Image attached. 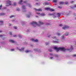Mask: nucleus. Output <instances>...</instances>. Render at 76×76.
Segmentation results:
<instances>
[{"mask_svg": "<svg viewBox=\"0 0 76 76\" xmlns=\"http://www.w3.org/2000/svg\"><path fill=\"white\" fill-rule=\"evenodd\" d=\"M53 48L55 50H56V52H58V51L60 50H61V51H66V50L65 49V48L63 47H59L58 48H57L55 46Z\"/></svg>", "mask_w": 76, "mask_h": 76, "instance_id": "1", "label": "nucleus"}, {"mask_svg": "<svg viewBox=\"0 0 76 76\" xmlns=\"http://www.w3.org/2000/svg\"><path fill=\"white\" fill-rule=\"evenodd\" d=\"M31 25H32V26H33L34 28L36 27L37 25H38L37 24V23L33 21V22H32L31 23Z\"/></svg>", "mask_w": 76, "mask_h": 76, "instance_id": "2", "label": "nucleus"}, {"mask_svg": "<svg viewBox=\"0 0 76 76\" xmlns=\"http://www.w3.org/2000/svg\"><path fill=\"white\" fill-rule=\"evenodd\" d=\"M7 4L6 5V6H10L12 4H11V1L10 0H7Z\"/></svg>", "mask_w": 76, "mask_h": 76, "instance_id": "3", "label": "nucleus"}, {"mask_svg": "<svg viewBox=\"0 0 76 76\" xmlns=\"http://www.w3.org/2000/svg\"><path fill=\"white\" fill-rule=\"evenodd\" d=\"M45 10H48L49 11H50V12H53V11H54V10L51 9L50 8H45Z\"/></svg>", "mask_w": 76, "mask_h": 76, "instance_id": "4", "label": "nucleus"}, {"mask_svg": "<svg viewBox=\"0 0 76 76\" xmlns=\"http://www.w3.org/2000/svg\"><path fill=\"white\" fill-rule=\"evenodd\" d=\"M63 29L65 30V29H66V28H69V26H65L64 27L62 28Z\"/></svg>", "mask_w": 76, "mask_h": 76, "instance_id": "5", "label": "nucleus"}, {"mask_svg": "<svg viewBox=\"0 0 76 76\" xmlns=\"http://www.w3.org/2000/svg\"><path fill=\"white\" fill-rule=\"evenodd\" d=\"M58 40L57 39H56V40L55 41H53V43H58Z\"/></svg>", "mask_w": 76, "mask_h": 76, "instance_id": "6", "label": "nucleus"}, {"mask_svg": "<svg viewBox=\"0 0 76 76\" xmlns=\"http://www.w3.org/2000/svg\"><path fill=\"white\" fill-rule=\"evenodd\" d=\"M31 15V13L30 12H28V14L26 15V16L27 18H29L30 17V15Z\"/></svg>", "mask_w": 76, "mask_h": 76, "instance_id": "7", "label": "nucleus"}, {"mask_svg": "<svg viewBox=\"0 0 76 76\" xmlns=\"http://www.w3.org/2000/svg\"><path fill=\"white\" fill-rule=\"evenodd\" d=\"M31 40L32 41H34V42H38V39H36V40H34V39H31Z\"/></svg>", "mask_w": 76, "mask_h": 76, "instance_id": "8", "label": "nucleus"}, {"mask_svg": "<svg viewBox=\"0 0 76 76\" xmlns=\"http://www.w3.org/2000/svg\"><path fill=\"white\" fill-rule=\"evenodd\" d=\"M9 41L12 43H15V42H16L14 41L13 40H9Z\"/></svg>", "mask_w": 76, "mask_h": 76, "instance_id": "9", "label": "nucleus"}, {"mask_svg": "<svg viewBox=\"0 0 76 76\" xmlns=\"http://www.w3.org/2000/svg\"><path fill=\"white\" fill-rule=\"evenodd\" d=\"M34 10H35L36 11H42V10H41V9H34Z\"/></svg>", "mask_w": 76, "mask_h": 76, "instance_id": "10", "label": "nucleus"}, {"mask_svg": "<svg viewBox=\"0 0 76 76\" xmlns=\"http://www.w3.org/2000/svg\"><path fill=\"white\" fill-rule=\"evenodd\" d=\"M23 1H22V0H21L18 3V4H22Z\"/></svg>", "mask_w": 76, "mask_h": 76, "instance_id": "11", "label": "nucleus"}, {"mask_svg": "<svg viewBox=\"0 0 76 76\" xmlns=\"http://www.w3.org/2000/svg\"><path fill=\"white\" fill-rule=\"evenodd\" d=\"M39 25H43L44 24V23L41 21H39Z\"/></svg>", "mask_w": 76, "mask_h": 76, "instance_id": "12", "label": "nucleus"}, {"mask_svg": "<svg viewBox=\"0 0 76 76\" xmlns=\"http://www.w3.org/2000/svg\"><path fill=\"white\" fill-rule=\"evenodd\" d=\"M25 49V48L23 47H22L21 48V49H19V50L20 51H22V50H23Z\"/></svg>", "mask_w": 76, "mask_h": 76, "instance_id": "13", "label": "nucleus"}, {"mask_svg": "<svg viewBox=\"0 0 76 76\" xmlns=\"http://www.w3.org/2000/svg\"><path fill=\"white\" fill-rule=\"evenodd\" d=\"M31 51L28 50H25V52L26 53H29V52H30Z\"/></svg>", "mask_w": 76, "mask_h": 76, "instance_id": "14", "label": "nucleus"}, {"mask_svg": "<svg viewBox=\"0 0 76 76\" xmlns=\"http://www.w3.org/2000/svg\"><path fill=\"white\" fill-rule=\"evenodd\" d=\"M4 15H5V13H4L3 12L0 13V16Z\"/></svg>", "mask_w": 76, "mask_h": 76, "instance_id": "15", "label": "nucleus"}, {"mask_svg": "<svg viewBox=\"0 0 76 76\" xmlns=\"http://www.w3.org/2000/svg\"><path fill=\"white\" fill-rule=\"evenodd\" d=\"M63 3H64V2H62V1L59 2V4H63Z\"/></svg>", "mask_w": 76, "mask_h": 76, "instance_id": "16", "label": "nucleus"}, {"mask_svg": "<svg viewBox=\"0 0 76 76\" xmlns=\"http://www.w3.org/2000/svg\"><path fill=\"white\" fill-rule=\"evenodd\" d=\"M65 35L66 36H67V35H69V33H68V32H66L65 34Z\"/></svg>", "mask_w": 76, "mask_h": 76, "instance_id": "17", "label": "nucleus"}, {"mask_svg": "<svg viewBox=\"0 0 76 76\" xmlns=\"http://www.w3.org/2000/svg\"><path fill=\"white\" fill-rule=\"evenodd\" d=\"M53 3H57V0H53Z\"/></svg>", "mask_w": 76, "mask_h": 76, "instance_id": "18", "label": "nucleus"}, {"mask_svg": "<svg viewBox=\"0 0 76 76\" xmlns=\"http://www.w3.org/2000/svg\"><path fill=\"white\" fill-rule=\"evenodd\" d=\"M57 15H58V17H60V13H57Z\"/></svg>", "mask_w": 76, "mask_h": 76, "instance_id": "19", "label": "nucleus"}, {"mask_svg": "<svg viewBox=\"0 0 76 76\" xmlns=\"http://www.w3.org/2000/svg\"><path fill=\"white\" fill-rule=\"evenodd\" d=\"M23 9H25V5H23L22 6Z\"/></svg>", "mask_w": 76, "mask_h": 76, "instance_id": "20", "label": "nucleus"}, {"mask_svg": "<svg viewBox=\"0 0 76 76\" xmlns=\"http://www.w3.org/2000/svg\"><path fill=\"white\" fill-rule=\"evenodd\" d=\"M41 16H45V14L44 13H42V14H40Z\"/></svg>", "mask_w": 76, "mask_h": 76, "instance_id": "21", "label": "nucleus"}, {"mask_svg": "<svg viewBox=\"0 0 76 76\" xmlns=\"http://www.w3.org/2000/svg\"><path fill=\"white\" fill-rule=\"evenodd\" d=\"M49 3H47V2H45V4L46 5H48L49 4Z\"/></svg>", "mask_w": 76, "mask_h": 76, "instance_id": "22", "label": "nucleus"}, {"mask_svg": "<svg viewBox=\"0 0 76 76\" xmlns=\"http://www.w3.org/2000/svg\"><path fill=\"white\" fill-rule=\"evenodd\" d=\"M13 5L14 6H16V2L14 3Z\"/></svg>", "mask_w": 76, "mask_h": 76, "instance_id": "23", "label": "nucleus"}, {"mask_svg": "<svg viewBox=\"0 0 76 76\" xmlns=\"http://www.w3.org/2000/svg\"><path fill=\"white\" fill-rule=\"evenodd\" d=\"M0 23H3V21H0Z\"/></svg>", "mask_w": 76, "mask_h": 76, "instance_id": "24", "label": "nucleus"}, {"mask_svg": "<svg viewBox=\"0 0 76 76\" xmlns=\"http://www.w3.org/2000/svg\"><path fill=\"white\" fill-rule=\"evenodd\" d=\"M73 47L72 46H71L70 49H71V50H73Z\"/></svg>", "mask_w": 76, "mask_h": 76, "instance_id": "25", "label": "nucleus"}, {"mask_svg": "<svg viewBox=\"0 0 76 76\" xmlns=\"http://www.w3.org/2000/svg\"><path fill=\"white\" fill-rule=\"evenodd\" d=\"M2 7V5H0V10H1V9Z\"/></svg>", "mask_w": 76, "mask_h": 76, "instance_id": "26", "label": "nucleus"}, {"mask_svg": "<svg viewBox=\"0 0 76 76\" xmlns=\"http://www.w3.org/2000/svg\"><path fill=\"white\" fill-rule=\"evenodd\" d=\"M15 16L12 15L10 16V18H13V17H14Z\"/></svg>", "mask_w": 76, "mask_h": 76, "instance_id": "27", "label": "nucleus"}, {"mask_svg": "<svg viewBox=\"0 0 76 76\" xmlns=\"http://www.w3.org/2000/svg\"><path fill=\"white\" fill-rule=\"evenodd\" d=\"M62 39H64V36H62Z\"/></svg>", "mask_w": 76, "mask_h": 76, "instance_id": "28", "label": "nucleus"}, {"mask_svg": "<svg viewBox=\"0 0 76 76\" xmlns=\"http://www.w3.org/2000/svg\"><path fill=\"white\" fill-rule=\"evenodd\" d=\"M9 34L10 35H12V32H10L9 33Z\"/></svg>", "mask_w": 76, "mask_h": 76, "instance_id": "29", "label": "nucleus"}, {"mask_svg": "<svg viewBox=\"0 0 76 76\" xmlns=\"http://www.w3.org/2000/svg\"><path fill=\"white\" fill-rule=\"evenodd\" d=\"M65 4H68V2H66L65 3Z\"/></svg>", "mask_w": 76, "mask_h": 76, "instance_id": "30", "label": "nucleus"}, {"mask_svg": "<svg viewBox=\"0 0 76 76\" xmlns=\"http://www.w3.org/2000/svg\"><path fill=\"white\" fill-rule=\"evenodd\" d=\"M73 57H76V54H75L72 56Z\"/></svg>", "mask_w": 76, "mask_h": 76, "instance_id": "31", "label": "nucleus"}, {"mask_svg": "<svg viewBox=\"0 0 76 76\" xmlns=\"http://www.w3.org/2000/svg\"><path fill=\"white\" fill-rule=\"evenodd\" d=\"M58 8H59V9H61L62 7H60V6H59L58 7Z\"/></svg>", "mask_w": 76, "mask_h": 76, "instance_id": "32", "label": "nucleus"}, {"mask_svg": "<svg viewBox=\"0 0 76 76\" xmlns=\"http://www.w3.org/2000/svg\"><path fill=\"white\" fill-rule=\"evenodd\" d=\"M57 34H58V36H60V34L59 33H57Z\"/></svg>", "mask_w": 76, "mask_h": 76, "instance_id": "33", "label": "nucleus"}, {"mask_svg": "<svg viewBox=\"0 0 76 76\" xmlns=\"http://www.w3.org/2000/svg\"><path fill=\"white\" fill-rule=\"evenodd\" d=\"M34 51H38V49H34Z\"/></svg>", "mask_w": 76, "mask_h": 76, "instance_id": "34", "label": "nucleus"}, {"mask_svg": "<svg viewBox=\"0 0 76 76\" xmlns=\"http://www.w3.org/2000/svg\"><path fill=\"white\" fill-rule=\"evenodd\" d=\"M23 2V3H27V1H24Z\"/></svg>", "mask_w": 76, "mask_h": 76, "instance_id": "35", "label": "nucleus"}, {"mask_svg": "<svg viewBox=\"0 0 76 76\" xmlns=\"http://www.w3.org/2000/svg\"><path fill=\"white\" fill-rule=\"evenodd\" d=\"M28 6H29V7H31V5L30 4H28Z\"/></svg>", "mask_w": 76, "mask_h": 76, "instance_id": "36", "label": "nucleus"}, {"mask_svg": "<svg viewBox=\"0 0 76 76\" xmlns=\"http://www.w3.org/2000/svg\"><path fill=\"white\" fill-rule=\"evenodd\" d=\"M46 25H50V24L49 23H48V24H46Z\"/></svg>", "mask_w": 76, "mask_h": 76, "instance_id": "37", "label": "nucleus"}, {"mask_svg": "<svg viewBox=\"0 0 76 76\" xmlns=\"http://www.w3.org/2000/svg\"><path fill=\"white\" fill-rule=\"evenodd\" d=\"M59 26H63V25L61 24L59 25Z\"/></svg>", "mask_w": 76, "mask_h": 76, "instance_id": "38", "label": "nucleus"}, {"mask_svg": "<svg viewBox=\"0 0 76 76\" xmlns=\"http://www.w3.org/2000/svg\"><path fill=\"white\" fill-rule=\"evenodd\" d=\"M74 2V1H71L70 2V3H73Z\"/></svg>", "mask_w": 76, "mask_h": 76, "instance_id": "39", "label": "nucleus"}, {"mask_svg": "<svg viewBox=\"0 0 76 76\" xmlns=\"http://www.w3.org/2000/svg\"><path fill=\"white\" fill-rule=\"evenodd\" d=\"M3 35H0V37H3Z\"/></svg>", "mask_w": 76, "mask_h": 76, "instance_id": "40", "label": "nucleus"}, {"mask_svg": "<svg viewBox=\"0 0 76 76\" xmlns=\"http://www.w3.org/2000/svg\"><path fill=\"white\" fill-rule=\"evenodd\" d=\"M37 13V15H40V14H40V13H38V12H37V13Z\"/></svg>", "mask_w": 76, "mask_h": 76, "instance_id": "41", "label": "nucleus"}, {"mask_svg": "<svg viewBox=\"0 0 76 76\" xmlns=\"http://www.w3.org/2000/svg\"><path fill=\"white\" fill-rule=\"evenodd\" d=\"M14 28L15 29H17V27H14Z\"/></svg>", "mask_w": 76, "mask_h": 76, "instance_id": "42", "label": "nucleus"}, {"mask_svg": "<svg viewBox=\"0 0 76 76\" xmlns=\"http://www.w3.org/2000/svg\"><path fill=\"white\" fill-rule=\"evenodd\" d=\"M17 10H18V11H19V10H20L19 9L17 8Z\"/></svg>", "mask_w": 76, "mask_h": 76, "instance_id": "43", "label": "nucleus"}, {"mask_svg": "<svg viewBox=\"0 0 76 76\" xmlns=\"http://www.w3.org/2000/svg\"><path fill=\"white\" fill-rule=\"evenodd\" d=\"M55 57H58V55H55Z\"/></svg>", "mask_w": 76, "mask_h": 76, "instance_id": "44", "label": "nucleus"}, {"mask_svg": "<svg viewBox=\"0 0 76 76\" xmlns=\"http://www.w3.org/2000/svg\"><path fill=\"white\" fill-rule=\"evenodd\" d=\"M48 15L49 16H51L52 15V14H49Z\"/></svg>", "mask_w": 76, "mask_h": 76, "instance_id": "45", "label": "nucleus"}, {"mask_svg": "<svg viewBox=\"0 0 76 76\" xmlns=\"http://www.w3.org/2000/svg\"><path fill=\"white\" fill-rule=\"evenodd\" d=\"M49 51L50 52H52V50H49Z\"/></svg>", "mask_w": 76, "mask_h": 76, "instance_id": "46", "label": "nucleus"}, {"mask_svg": "<svg viewBox=\"0 0 76 76\" xmlns=\"http://www.w3.org/2000/svg\"><path fill=\"white\" fill-rule=\"evenodd\" d=\"M13 37H16V35H13Z\"/></svg>", "mask_w": 76, "mask_h": 76, "instance_id": "47", "label": "nucleus"}, {"mask_svg": "<svg viewBox=\"0 0 76 76\" xmlns=\"http://www.w3.org/2000/svg\"><path fill=\"white\" fill-rule=\"evenodd\" d=\"M11 50L12 51H14V49H11Z\"/></svg>", "mask_w": 76, "mask_h": 76, "instance_id": "48", "label": "nucleus"}, {"mask_svg": "<svg viewBox=\"0 0 76 76\" xmlns=\"http://www.w3.org/2000/svg\"><path fill=\"white\" fill-rule=\"evenodd\" d=\"M53 58V57H50V59H52V58Z\"/></svg>", "mask_w": 76, "mask_h": 76, "instance_id": "49", "label": "nucleus"}, {"mask_svg": "<svg viewBox=\"0 0 76 76\" xmlns=\"http://www.w3.org/2000/svg\"><path fill=\"white\" fill-rule=\"evenodd\" d=\"M48 44H49V43H46V45H48Z\"/></svg>", "mask_w": 76, "mask_h": 76, "instance_id": "50", "label": "nucleus"}, {"mask_svg": "<svg viewBox=\"0 0 76 76\" xmlns=\"http://www.w3.org/2000/svg\"><path fill=\"white\" fill-rule=\"evenodd\" d=\"M50 56H52V55H53V54H52V53H50Z\"/></svg>", "mask_w": 76, "mask_h": 76, "instance_id": "51", "label": "nucleus"}, {"mask_svg": "<svg viewBox=\"0 0 76 76\" xmlns=\"http://www.w3.org/2000/svg\"><path fill=\"white\" fill-rule=\"evenodd\" d=\"M18 37H21V36H20V35H18Z\"/></svg>", "mask_w": 76, "mask_h": 76, "instance_id": "52", "label": "nucleus"}, {"mask_svg": "<svg viewBox=\"0 0 76 76\" xmlns=\"http://www.w3.org/2000/svg\"><path fill=\"white\" fill-rule=\"evenodd\" d=\"M74 7H76V4L75 5Z\"/></svg>", "mask_w": 76, "mask_h": 76, "instance_id": "53", "label": "nucleus"}, {"mask_svg": "<svg viewBox=\"0 0 76 76\" xmlns=\"http://www.w3.org/2000/svg\"><path fill=\"white\" fill-rule=\"evenodd\" d=\"M4 9H6V7H4Z\"/></svg>", "mask_w": 76, "mask_h": 76, "instance_id": "54", "label": "nucleus"}, {"mask_svg": "<svg viewBox=\"0 0 76 76\" xmlns=\"http://www.w3.org/2000/svg\"><path fill=\"white\" fill-rule=\"evenodd\" d=\"M9 26H11V24H10V23H9Z\"/></svg>", "mask_w": 76, "mask_h": 76, "instance_id": "55", "label": "nucleus"}, {"mask_svg": "<svg viewBox=\"0 0 76 76\" xmlns=\"http://www.w3.org/2000/svg\"><path fill=\"white\" fill-rule=\"evenodd\" d=\"M26 12V10L23 11V12Z\"/></svg>", "mask_w": 76, "mask_h": 76, "instance_id": "56", "label": "nucleus"}, {"mask_svg": "<svg viewBox=\"0 0 76 76\" xmlns=\"http://www.w3.org/2000/svg\"><path fill=\"white\" fill-rule=\"evenodd\" d=\"M36 4H38V3H36Z\"/></svg>", "mask_w": 76, "mask_h": 76, "instance_id": "57", "label": "nucleus"}, {"mask_svg": "<svg viewBox=\"0 0 76 76\" xmlns=\"http://www.w3.org/2000/svg\"><path fill=\"white\" fill-rule=\"evenodd\" d=\"M38 26H40V25H37Z\"/></svg>", "mask_w": 76, "mask_h": 76, "instance_id": "58", "label": "nucleus"}, {"mask_svg": "<svg viewBox=\"0 0 76 76\" xmlns=\"http://www.w3.org/2000/svg\"><path fill=\"white\" fill-rule=\"evenodd\" d=\"M56 38V37H54V38Z\"/></svg>", "mask_w": 76, "mask_h": 76, "instance_id": "59", "label": "nucleus"}, {"mask_svg": "<svg viewBox=\"0 0 76 76\" xmlns=\"http://www.w3.org/2000/svg\"><path fill=\"white\" fill-rule=\"evenodd\" d=\"M2 32V31H0V32Z\"/></svg>", "mask_w": 76, "mask_h": 76, "instance_id": "60", "label": "nucleus"}, {"mask_svg": "<svg viewBox=\"0 0 76 76\" xmlns=\"http://www.w3.org/2000/svg\"><path fill=\"white\" fill-rule=\"evenodd\" d=\"M36 0V1H38V0Z\"/></svg>", "mask_w": 76, "mask_h": 76, "instance_id": "61", "label": "nucleus"}, {"mask_svg": "<svg viewBox=\"0 0 76 76\" xmlns=\"http://www.w3.org/2000/svg\"><path fill=\"white\" fill-rule=\"evenodd\" d=\"M49 0H48V1H49Z\"/></svg>", "mask_w": 76, "mask_h": 76, "instance_id": "62", "label": "nucleus"}, {"mask_svg": "<svg viewBox=\"0 0 76 76\" xmlns=\"http://www.w3.org/2000/svg\"><path fill=\"white\" fill-rule=\"evenodd\" d=\"M22 25H23L22 24Z\"/></svg>", "mask_w": 76, "mask_h": 76, "instance_id": "63", "label": "nucleus"}, {"mask_svg": "<svg viewBox=\"0 0 76 76\" xmlns=\"http://www.w3.org/2000/svg\"><path fill=\"white\" fill-rule=\"evenodd\" d=\"M68 50H70V49H68Z\"/></svg>", "mask_w": 76, "mask_h": 76, "instance_id": "64", "label": "nucleus"}]
</instances>
